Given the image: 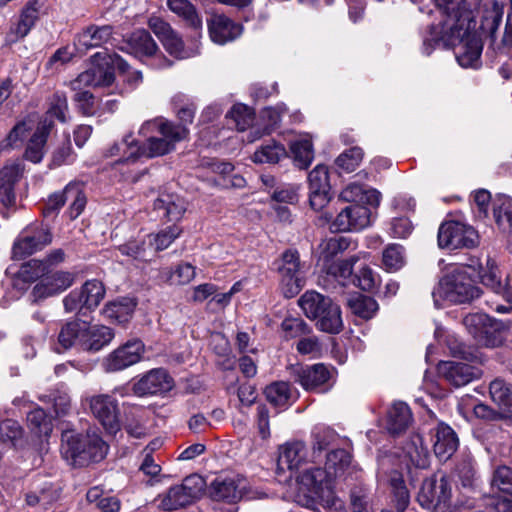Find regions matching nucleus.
Instances as JSON below:
<instances>
[{"instance_id": "57", "label": "nucleus", "mask_w": 512, "mask_h": 512, "mask_svg": "<svg viewBox=\"0 0 512 512\" xmlns=\"http://www.w3.org/2000/svg\"><path fill=\"white\" fill-rule=\"evenodd\" d=\"M47 271L46 264L37 259L24 263L18 272L19 277L25 282H33L42 279Z\"/></svg>"}, {"instance_id": "16", "label": "nucleus", "mask_w": 512, "mask_h": 512, "mask_svg": "<svg viewBox=\"0 0 512 512\" xmlns=\"http://www.w3.org/2000/svg\"><path fill=\"white\" fill-rule=\"evenodd\" d=\"M52 241L49 230L43 226H30L20 232L13 244V257L24 259L42 250Z\"/></svg>"}, {"instance_id": "7", "label": "nucleus", "mask_w": 512, "mask_h": 512, "mask_svg": "<svg viewBox=\"0 0 512 512\" xmlns=\"http://www.w3.org/2000/svg\"><path fill=\"white\" fill-rule=\"evenodd\" d=\"M205 480L198 474L184 478L182 483L171 486L157 495L154 503L162 511H174L192 504L203 492Z\"/></svg>"}, {"instance_id": "28", "label": "nucleus", "mask_w": 512, "mask_h": 512, "mask_svg": "<svg viewBox=\"0 0 512 512\" xmlns=\"http://www.w3.org/2000/svg\"><path fill=\"white\" fill-rule=\"evenodd\" d=\"M432 437L434 453L440 460H448L458 448L459 441L456 433L444 423L436 426Z\"/></svg>"}, {"instance_id": "23", "label": "nucleus", "mask_w": 512, "mask_h": 512, "mask_svg": "<svg viewBox=\"0 0 512 512\" xmlns=\"http://www.w3.org/2000/svg\"><path fill=\"white\" fill-rule=\"evenodd\" d=\"M478 277L484 286L512 304V277L507 275L502 281L500 270L493 259H486V265L482 267Z\"/></svg>"}, {"instance_id": "64", "label": "nucleus", "mask_w": 512, "mask_h": 512, "mask_svg": "<svg viewBox=\"0 0 512 512\" xmlns=\"http://www.w3.org/2000/svg\"><path fill=\"white\" fill-rule=\"evenodd\" d=\"M500 204L494 205V216L498 225L502 227L512 228V199L503 197Z\"/></svg>"}, {"instance_id": "18", "label": "nucleus", "mask_w": 512, "mask_h": 512, "mask_svg": "<svg viewBox=\"0 0 512 512\" xmlns=\"http://www.w3.org/2000/svg\"><path fill=\"white\" fill-rule=\"evenodd\" d=\"M75 282V274L69 271H55L40 279L33 287L31 296L34 302L61 294Z\"/></svg>"}, {"instance_id": "60", "label": "nucleus", "mask_w": 512, "mask_h": 512, "mask_svg": "<svg viewBox=\"0 0 512 512\" xmlns=\"http://www.w3.org/2000/svg\"><path fill=\"white\" fill-rule=\"evenodd\" d=\"M390 484L396 500L397 509L403 512L409 504L410 496L402 476L395 473L391 477Z\"/></svg>"}, {"instance_id": "59", "label": "nucleus", "mask_w": 512, "mask_h": 512, "mask_svg": "<svg viewBox=\"0 0 512 512\" xmlns=\"http://www.w3.org/2000/svg\"><path fill=\"white\" fill-rule=\"evenodd\" d=\"M362 158V149L359 147H352L337 157L336 165L346 172H352L359 166Z\"/></svg>"}, {"instance_id": "55", "label": "nucleus", "mask_w": 512, "mask_h": 512, "mask_svg": "<svg viewBox=\"0 0 512 512\" xmlns=\"http://www.w3.org/2000/svg\"><path fill=\"white\" fill-rule=\"evenodd\" d=\"M149 244L146 240H130L118 247L122 255L130 257L134 260L147 261Z\"/></svg>"}, {"instance_id": "32", "label": "nucleus", "mask_w": 512, "mask_h": 512, "mask_svg": "<svg viewBox=\"0 0 512 512\" xmlns=\"http://www.w3.org/2000/svg\"><path fill=\"white\" fill-rule=\"evenodd\" d=\"M52 128V122L44 119L39 123L30 138L25 151V158L33 163H39L45 153V144Z\"/></svg>"}, {"instance_id": "20", "label": "nucleus", "mask_w": 512, "mask_h": 512, "mask_svg": "<svg viewBox=\"0 0 512 512\" xmlns=\"http://www.w3.org/2000/svg\"><path fill=\"white\" fill-rule=\"evenodd\" d=\"M438 373L454 387H462L482 376L480 367L463 362L445 361L438 364Z\"/></svg>"}, {"instance_id": "11", "label": "nucleus", "mask_w": 512, "mask_h": 512, "mask_svg": "<svg viewBox=\"0 0 512 512\" xmlns=\"http://www.w3.org/2000/svg\"><path fill=\"white\" fill-rule=\"evenodd\" d=\"M278 272L280 289L286 298L296 296L304 287L305 280L298 251L289 249L282 254Z\"/></svg>"}, {"instance_id": "61", "label": "nucleus", "mask_w": 512, "mask_h": 512, "mask_svg": "<svg viewBox=\"0 0 512 512\" xmlns=\"http://www.w3.org/2000/svg\"><path fill=\"white\" fill-rule=\"evenodd\" d=\"M492 486L512 497V468L499 466L493 473Z\"/></svg>"}, {"instance_id": "10", "label": "nucleus", "mask_w": 512, "mask_h": 512, "mask_svg": "<svg viewBox=\"0 0 512 512\" xmlns=\"http://www.w3.org/2000/svg\"><path fill=\"white\" fill-rule=\"evenodd\" d=\"M147 25L165 51L175 59H187L199 53L198 49H187L180 34L163 18L153 15L149 17Z\"/></svg>"}, {"instance_id": "2", "label": "nucleus", "mask_w": 512, "mask_h": 512, "mask_svg": "<svg viewBox=\"0 0 512 512\" xmlns=\"http://www.w3.org/2000/svg\"><path fill=\"white\" fill-rule=\"evenodd\" d=\"M139 134L145 137L146 143L139 145L127 135L120 143L110 149V156L122 153L121 160L134 161L138 157L154 158L166 155L175 149V144L184 140L188 130L184 125L174 124L163 118L145 121L139 129Z\"/></svg>"}, {"instance_id": "43", "label": "nucleus", "mask_w": 512, "mask_h": 512, "mask_svg": "<svg viewBox=\"0 0 512 512\" xmlns=\"http://www.w3.org/2000/svg\"><path fill=\"white\" fill-rule=\"evenodd\" d=\"M351 312L364 320L371 319L378 311L377 302L370 296L355 294L348 299Z\"/></svg>"}, {"instance_id": "49", "label": "nucleus", "mask_w": 512, "mask_h": 512, "mask_svg": "<svg viewBox=\"0 0 512 512\" xmlns=\"http://www.w3.org/2000/svg\"><path fill=\"white\" fill-rule=\"evenodd\" d=\"M503 16V4L493 1L491 8L483 15L479 28L484 33L494 35L499 28Z\"/></svg>"}, {"instance_id": "29", "label": "nucleus", "mask_w": 512, "mask_h": 512, "mask_svg": "<svg viewBox=\"0 0 512 512\" xmlns=\"http://www.w3.org/2000/svg\"><path fill=\"white\" fill-rule=\"evenodd\" d=\"M307 448L302 441H292L280 447L279 469L297 470L307 460Z\"/></svg>"}, {"instance_id": "34", "label": "nucleus", "mask_w": 512, "mask_h": 512, "mask_svg": "<svg viewBox=\"0 0 512 512\" xmlns=\"http://www.w3.org/2000/svg\"><path fill=\"white\" fill-rule=\"evenodd\" d=\"M412 422V413L404 402H395L388 411L387 429L392 434L405 431Z\"/></svg>"}, {"instance_id": "30", "label": "nucleus", "mask_w": 512, "mask_h": 512, "mask_svg": "<svg viewBox=\"0 0 512 512\" xmlns=\"http://www.w3.org/2000/svg\"><path fill=\"white\" fill-rule=\"evenodd\" d=\"M154 209L163 211L168 221H179L187 210V202L177 194L162 193L154 202Z\"/></svg>"}, {"instance_id": "9", "label": "nucleus", "mask_w": 512, "mask_h": 512, "mask_svg": "<svg viewBox=\"0 0 512 512\" xmlns=\"http://www.w3.org/2000/svg\"><path fill=\"white\" fill-rule=\"evenodd\" d=\"M127 52L139 59H149L155 69L169 68L173 62L160 50L149 31L138 29L132 32L126 40Z\"/></svg>"}, {"instance_id": "62", "label": "nucleus", "mask_w": 512, "mask_h": 512, "mask_svg": "<svg viewBox=\"0 0 512 512\" xmlns=\"http://www.w3.org/2000/svg\"><path fill=\"white\" fill-rule=\"evenodd\" d=\"M195 267L190 263L179 264L175 270L167 272V280L172 285H185L195 277Z\"/></svg>"}, {"instance_id": "54", "label": "nucleus", "mask_w": 512, "mask_h": 512, "mask_svg": "<svg viewBox=\"0 0 512 512\" xmlns=\"http://www.w3.org/2000/svg\"><path fill=\"white\" fill-rule=\"evenodd\" d=\"M227 116L234 121L239 131L246 130L254 120L253 110L244 104H235Z\"/></svg>"}, {"instance_id": "63", "label": "nucleus", "mask_w": 512, "mask_h": 512, "mask_svg": "<svg viewBox=\"0 0 512 512\" xmlns=\"http://www.w3.org/2000/svg\"><path fill=\"white\" fill-rule=\"evenodd\" d=\"M66 194L68 200H72L69 207V215L71 219L77 218L83 211L86 205V197L81 192L78 185L69 184L66 186Z\"/></svg>"}, {"instance_id": "12", "label": "nucleus", "mask_w": 512, "mask_h": 512, "mask_svg": "<svg viewBox=\"0 0 512 512\" xmlns=\"http://www.w3.org/2000/svg\"><path fill=\"white\" fill-rule=\"evenodd\" d=\"M321 218L329 223V229L332 232L359 231L370 225L371 212L366 206L352 204L342 208L333 219L328 213Z\"/></svg>"}, {"instance_id": "4", "label": "nucleus", "mask_w": 512, "mask_h": 512, "mask_svg": "<svg viewBox=\"0 0 512 512\" xmlns=\"http://www.w3.org/2000/svg\"><path fill=\"white\" fill-rule=\"evenodd\" d=\"M114 337L113 329L108 326L73 319L62 324L57 343L64 350L77 347L85 352L96 353L108 346Z\"/></svg>"}, {"instance_id": "48", "label": "nucleus", "mask_w": 512, "mask_h": 512, "mask_svg": "<svg viewBox=\"0 0 512 512\" xmlns=\"http://www.w3.org/2000/svg\"><path fill=\"white\" fill-rule=\"evenodd\" d=\"M181 232V228L174 225L161 230L157 234H150L148 235L149 247L154 245L155 252L162 251L168 248L180 236Z\"/></svg>"}, {"instance_id": "52", "label": "nucleus", "mask_w": 512, "mask_h": 512, "mask_svg": "<svg viewBox=\"0 0 512 512\" xmlns=\"http://www.w3.org/2000/svg\"><path fill=\"white\" fill-rule=\"evenodd\" d=\"M286 111L287 108L283 103L278 104L275 107H267L263 109L261 112V118L265 123L264 131L263 133H257L252 140L260 138L263 134H269L279 124L282 114Z\"/></svg>"}, {"instance_id": "40", "label": "nucleus", "mask_w": 512, "mask_h": 512, "mask_svg": "<svg viewBox=\"0 0 512 512\" xmlns=\"http://www.w3.org/2000/svg\"><path fill=\"white\" fill-rule=\"evenodd\" d=\"M153 452L154 448L145 447L141 454L142 461L139 466V471L147 477L145 484L148 486H154L168 478V476L161 474L162 468L160 464L156 463Z\"/></svg>"}, {"instance_id": "36", "label": "nucleus", "mask_w": 512, "mask_h": 512, "mask_svg": "<svg viewBox=\"0 0 512 512\" xmlns=\"http://www.w3.org/2000/svg\"><path fill=\"white\" fill-rule=\"evenodd\" d=\"M135 303L123 299L107 303L102 309L103 317L113 323L125 324L132 318Z\"/></svg>"}, {"instance_id": "38", "label": "nucleus", "mask_w": 512, "mask_h": 512, "mask_svg": "<svg viewBox=\"0 0 512 512\" xmlns=\"http://www.w3.org/2000/svg\"><path fill=\"white\" fill-rule=\"evenodd\" d=\"M332 300L322 294L310 290L306 291L298 300L299 306L306 317L314 319L319 316L323 309H326Z\"/></svg>"}, {"instance_id": "45", "label": "nucleus", "mask_w": 512, "mask_h": 512, "mask_svg": "<svg viewBox=\"0 0 512 512\" xmlns=\"http://www.w3.org/2000/svg\"><path fill=\"white\" fill-rule=\"evenodd\" d=\"M267 401L275 407H285L289 404L292 392L290 385L284 381L271 383L264 390Z\"/></svg>"}, {"instance_id": "8", "label": "nucleus", "mask_w": 512, "mask_h": 512, "mask_svg": "<svg viewBox=\"0 0 512 512\" xmlns=\"http://www.w3.org/2000/svg\"><path fill=\"white\" fill-rule=\"evenodd\" d=\"M440 290L443 297L453 303L470 302L481 293L466 266H451L440 281Z\"/></svg>"}, {"instance_id": "15", "label": "nucleus", "mask_w": 512, "mask_h": 512, "mask_svg": "<svg viewBox=\"0 0 512 512\" xmlns=\"http://www.w3.org/2000/svg\"><path fill=\"white\" fill-rule=\"evenodd\" d=\"M462 322L478 345L497 347L502 344L503 338L498 331V324L493 322L487 314H468Z\"/></svg>"}, {"instance_id": "5", "label": "nucleus", "mask_w": 512, "mask_h": 512, "mask_svg": "<svg viewBox=\"0 0 512 512\" xmlns=\"http://www.w3.org/2000/svg\"><path fill=\"white\" fill-rule=\"evenodd\" d=\"M61 440V454L74 467L99 462L108 452V445L94 430H88L86 434L65 430L62 432Z\"/></svg>"}, {"instance_id": "26", "label": "nucleus", "mask_w": 512, "mask_h": 512, "mask_svg": "<svg viewBox=\"0 0 512 512\" xmlns=\"http://www.w3.org/2000/svg\"><path fill=\"white\" fill-rule=\"evenodd\" d=\"M173 387V380L163 369H154L144 375L134 385L137 395H156L168 392Z\"/></svg>"}, {"instance_id": "3", "label": "nucleus", "mask_w": 512, "mask_h": 512, "mask_svg": "<svg viewBox=\"0 0 512 512\" xmlns=\"http://www.w3.org/2000/svg\"><path fill=\"white\" fill-rule=\"evenodd\" d=\"M357 471L351 454L344 449H335L326 456L325 468H312L305 471L299 479L300 485L306 489L314 500L328 506L335 504L333 480L346 479Z\"/></svg>"}, {"instance_id": "53", "label": "nucleus", "mask_w": 512, "mask_h": 512, "mask_svg": "<svg viewBox=\"0 0 512 512\" xmlns=\"http://www.w3.org/2000/svg\"><path fill=\"white\" fill-rule=\"evenodd\" d=\"M349 246V241L342 236L332 237L323 241L320 245V257L328 262L338 253L345 251Z\"/></svg>"}, {"instance_id": "37", "label": "nucleus", "mask_w": 512, "mask_h": 512, "mask_svg": "<svg viewBox=\"0 0 512 512\" xmlns=\"http://www.w3.org/2000/svg\"><path fill=\"white\" fill-rule=\"evenodd\" d=\"M39 8L37 7V2H29L22 11L20 21L18 22L16 28L11 30L7 35V40L10 42H15L18 39L24 38L30 31V29L34 26L36 20L38 19Z\"/></svg>"}, {"instance_id": "24", "label": "nucleus", "mask_w": 512, "mask_h": 512, "mask_svg": "<svg viewBox=\"0 0 512 512\" xmlns=\"http://www.w3.org/2000/svg\"><path fill=\"white\" fill-rule=\"evenodd\" d=\"M211 40L217 44H226L241 36L243 26L224 14H215L208 20Z\"/></svg>"}, {"instance_id": "14", "label": "nucleus", "mask_w": 512, "mask_h": 512, "mask_svg": "<svg viewBox=\"0 0 512 512\" xmlns=\"http://www.w3.org/2000/svg\"><path fill=\"white\" fill-rule=\"evenodd\" d=\"M478 243L476 230L464 223L449 221L441 224L438 230V245L441 248H472Z\"/></svg>"}, {"instance_id": "1", "label": "nucleus", "mask_w": 512, "mask_h": 512, "mask_svg": "<svg viewBox=\"0 0 512 512\" xmlns=\"http://www.w3.org/2000/svg\"><path fill=\"white\" fill-rule=\"evenodd\" d=\"M482 0H465L458 13L451 14L438 25H432L430 38L423 42V50L430 55L434 44L442 41L448 45H456L457 62L464 68H477L480 63L482 44L476 35V15L479 13Z\"/></svg>"}, {"instance_id": "31", "label": "nucleus", "mask_w": 512, "mask_h": 512, "mask_svg": "<svg viewBox=\"0 0 512 512\" xmlns=\"http://www.w3.org/2000/svg\"><path fill=\"white\" fill-rule=\"evenodd\" d=\"M209 495L215 501L236 502L242 497V490L234 478L217 477L209 486Z\"/></svg>"}, {"instance_id": "42", "label": "nucleus", "mask_w": 512, "mask_h": 512, "mask_svg": "<svg viewBox=\"0 0 512 512\" xmlns=\"http://www.w3.org/2000/svg\"><path fill=\"white\" fill-rule=\"evenodd\" d=\"M79 290L84 299L85 309L89 311L98 307L106 294L104 284L97 279L87 280Z\"/></svg>"}, {"instance_id": "21", "label": "nucleus", "mask_w": 512, "mask_h": 512, "mask_svg": "<svg viewBox=\"0 0 512 512\" xmlns=\"http://www.w3.org/2000/svg\"><path fill=\"white\" fill-rule=\"evenodd\" d=\"M89 406L92 414L108 433L114 434L119 430L117 403L111 396H93L89 399Z\"/></svg>"}, {"instance_id": "27", "label": "nucleus", "mask_w": 512, "mask_h": 512, "mask_svg": "<svg viewBox=\"0 0 512 512\" xmlns=\"http://www.w3.org/2000/svg\"><path fill=\"white\" fill-rule=\"evenodd\" d=\"M112 35L113 27L110 25H91L77 35L74 46L79 53L85 54L88 50L107 43Z\"/></svg>"}, {"instance_id": "50", "label": "nucleus", "mask_w": 512, "mask_h": 512, "mask_svg": "<svg viewBox=\"0 0 512 512\" xmlns=\"http://www.w3.org/2000/svg\"><path fill=\"white\" fill-rule=\"evenodd\" d=\"M31 429L39 436H47L52 430L51 419L42 408H35L27 415Z\"/></svg>"}, {"instance_id": "46", "label": "nucleus", "mask_w": 512, "mask_h": 512, "mask_svg": "<svg viewBox=\"0 0 512 512\" xmlns=\"http://www.w3.org/2000/svg\"><path fill=\"white\" fill-rule=\"evenodd\" d=\"M291 152L297 166L306 169L314 158L312 142L309 139H300L291 143Z\"/></svg>"}, {"instance_id": "41", "label": "nucleus", "mask_w": 512, "mask_h": 512, "mask_svg": "<svg viewBox=\"0 0 512 512\" xmlns=\"http://www.w3.org/2000/svg\"><path fill=\"white\" fill-rule=\"evenodd\" d=\"M492 401L503 412L512 413V387L502 379H495L489 385Z\"/></svg>"}, {"instance_id": "47", "label": "nucleus", "mask_w": 512, "mask_h": 512, "mask_svg": "<svg viewBox=\"0 0 512 512\" xmlns=\"http://www.w3.org/2000/svg\"><path fill=\"white\" fill-rule=\"evenodd\" d=\"M337 440L336 432L325 426H316L312 431L313 458Z\"/></svg>"}, {"instance_id": "13", "label": "nucleus", "mask_w": 512, "mask_h": 512, "mask_svg": "<svg viewBox=\"0 0 512 512\" xmlns=\"http://www.w3.org/2000/svg\"><path fill=\"white\" fill-rule=\"evenodd\" d=\"M451 495V485L446 476L432 477L423 482L417 500L423 508L445 512Z\"/></svg>"}, {"instance_id": "19", "label": "nucleus", "mask_w": 512, "mask_h": 512, "mask_svg": "<svg viewBox=\"0 0 512 512\" xmlns=\"http://www.w3.org/2000/svg\"><path fill=\"white\" fill-rule=\"evenodd\" d=\"M144 353V344L138 339L127 341L111 352L104 360L105 370L115 372L138 363Z\"/></svg>"}, {"instance_id": "6", "label": "nucleus", "mask_w": 512, "mask_h": 512, "mask_svg": "<svg viewBox=\"0 0 512 512\" xmlns=\"http://www.w3.org/2000/svg\"><path fill=\"white\" fill-rule=\"evenodd\" d=\"M93 67L82 72L71 81L74 91H84L85 87L109 86L114 81V69L122 73L128 72V63L118 54L98 52L92 56Z\"/></svg>"}, {"instance_id": "17", "label": "nucleus", "mask_w": 512, "mask_h": 512, "mask_svg": "<svg viewBox=\"0 0 512 512\" xmlns=\"http://www.w3.org/2000/svg\"><path fill=\"white\" fill-rule=\"evenodd\" d=\"M290 374L296 383H299L306 391H326L331 373L324 364L294 365L290 368Z\"/></svg>"}, {"instance_id": "22", "label": "nucleus", "mask_w": 512, "mask_h": 512, "mask_svg": "<svg viewBox=\"0 0 512 512\" xmlns=\"http://www.w3.org/2000/svg\"><path fill=\"white\" fill-rule=\"evenodd\" d=\"M309 202L314 210H321L330 200L329 172L325 165H317L308 175Z\"/></svg>"}, {"instance_id": "58", "label": "nucleus", "mask_w": 512, "mask_h": 512, "mask_svg": "<svg viewBox=\"0 0 512 512\" xmlns=\"http://www.w3.org/2000/svg\"><path fill=\"white\" fill-rule=\"evenodd\" d=\"M283 336L286 339L302 337L310 333L311 329L301 318H286L281 324Z\"/></svg>"}, {"instance_id": "39", "label": "nucleus", "mask_w": 512, "mask_h": 512, "mask_svg": "<svg viewBox=\"0 0 512 512\" xmlns=\"http://www.w3.org/2000/svg\"><path fill=\"white\" fill-rule=\"evenodd\" d=\"M314 320H317V327L327 333L337 334L343 328L340 307L333 302L326 309H323V312H320Z\"/></svg>"}, {"instance_id": "56", "label": "nucleus", "mask_w": 512, "mask_h": 512, "mask_svg": "<svg viewBox=\"0 0 512 512\" xmlns=\"http://www.w3.org/2000/svg\"><path fill=\"white\" fill-rule=\"evenodd\" d=\"M382 263L387 271H396L404 265L403 247L398 244L389 245L382 256Z\"/></svg>"}, {"instance_id": "33", "label": "nucleus", "mask_w": 512, "mask_h": 512, "mask_svg": "<svg viewBox=\"0 0 512 512\" xmlns=\"http://www.w3.org/2000/svg\"><path fill=\"white\" fill-rule=\"evenodd\" d=\"M171 12L181 18L185 25L195 31L202 29V19L196 7L189 0H167Z\"/></svg>"}, {"instance_id": "25", "label": "nucleus", "mask_w": 512, "mask_h": 512, "mask_svg": "<svg viewBox=\"0 0 512 512\" xmlns=\"http://www.w3.org/2000/svg\"><path fill=\"white\" fill-rule=\"evenodd\" d=\"M23 171L24 164L21 160L9 162L0 170V200L7 208L15 206L14 184L20 179Z\"/></svg>"}, {"instance_id": "51", "label": "nucleus", "mask_w": 512, "mask_h": 512, "mask_svg": "<svg viewBox=\"0 0 512 512\" xmlns=\"http://www.w3.org/2000/svg\"><path fill=\"white\" fill-rule=\"evenodd\" d=\"M34 122L31 119H25L18 122L1 142L3 149L13 148L22 143L27 133L33 128Z\"/></svg>"}, {"instance_id": "35", "label": "nucleus", "mask_w": 512, "mask_h": 512, "mask_svg": "<svg viewBox=\"0 0 512 512\" xmlns=\"http://www.w3.org/2000/svg\"><path fill=\"white\" fill-rule=\"evenodd\" d=\"M403 449L406 457L416 468L425 469L429 466V451L424 446V440L421 435H412Z\"/></svg>"}, {"instance_id": "44", "label": "nucleus", "mask_w": 512, "mask_h": 512, "mask_svg": "<svg viewBox=\"0 0 512 512\" xmlns=\"http://www.w3.org/2000/svg\"><path fill=\"white\" fill-rule=\"evenodd\" d=\"M287 156L285 147L271 140L267 144L262 145L254 152L253 160L256 163H278L282 158Z\"/></svg>"}]
</instances>
